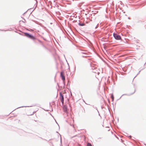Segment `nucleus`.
<instances>
[{
	"label": "nucleus",
	"mask_w": 146,
	"mask_h": 146,
	"mask_svg": "<svg viewBox=\"0 0 146 146\" xmlns=\"http://www.w3.org/2000/svg\"><path fill=\"white\" fill-rule=\"evenodd\" d=\"M25 35L26 36L34 40L36 39V38L35 37L28 33H25Z\"/></svg>",
	"instance_id": "f257e3e1"
},
{
	"label": "nucleus",
	"mask_w": 146,
	"mask_h": 146,
	"mask_svg": "<svg viewBox=\"0 0 146 146\" xmlns=\"http://www.w3.org/2000/svg\"><path fill=\"white\" fill-rule=\"evenodd\" d=\"M60 76L62 78V79L63 82H65V77L64 76V73L63 72H62L60 73Z\"/></svg>",
	"instance_id": "f03ea898"
},
{
	"label": "nucleus",
	"mask_w": 146,
	"mask_h": 146,
	"mask_svg": "<svg viewBox=\"0 0 146 146\" xmlns=\"http://www.w3.org/2000/svg\"><path fill=\"white\" fill-rule=\"evenodd\" d=\"M113 36L116 39L120 40L121 39L120 36L114 33Z\"/></svg>",
	"instance_id": "7ed1b4c3"
},
{
	"label": "nucleus",
	"mask_w": 146,
	"mask_h": 146,
	"mask_svg": "<svg viewBox=\"0 0 146 146\" xmlns=\"http://www.w3.org/2000/svg\"><path fill=\"white\" fill-rule=\"evenodd\" d=\"M60 101L62 102V103L63 104L64 103V97L63 96L62 94L60 93Z\"/></svg>",
	"instance_id": "20e7f679"
},
{
	"label": "nucleus",
	"mask_w": 146,
	"mask_h": 146,
	"mask_svg": "<svg viewBox=\"0 0 146 146\" xmlns=\"http://www.w3.org/2000/svg\"><path fill=\"white\" fill-rule=\"evenodd\" d=\"M63 109L65 112H66L68 110L67 106H66L64 105L63 106Z\"/></svg>",
	"instance_id": "39448f33"
},
{
	"label": "nucleus",
	"mask_w": 146,
	"mask_h": 146,
	"mask_svg": "<svg viewBox=\"0 0 146 146\" xmlns=\"http://www.w3.org/2000/svg\"><path fill=\"white\" fill-rule=\"evenodd\" d=\"M78 24L80 26H83L85 25L84 23H79Z\"/></svg>",
	"instance_id": "423d86ee"
},
{
	"label": "nucleus",
	"mask_w": 146,
	"mask_h": 146,
	"mask_svg": "<svg viewBox=\"0 0 146 146\" xmlns=\"http://www.w3.org/2000/svg\"><path fill=\"white\" fill-rule=\"evenodd\" d=\"M87 146H92L91 144L90 143H88L87 145Z\"/></svg>",
	"instance_id": "0eeeda50"
},
{
	"label": "nucleus",
	"mask_w": 146,
	"mask_h": 146,
	"mask_svg": "<svg viewBox=\"0 0 146 146\" xmlns=\"http://www.w3.org/2000/svg\"><path fill=\"white\" fill-rule=\"evenodd\" d=\"M111 98L112 99V100L113 101V99H114V97H113V95H112L111 96Z\"/></svg>",
	"instance_id": "6e6552de"
},
{
	"label": "nucleus",
	"mask_w": 146,
	"mask_h": 146,
	"mask_svg": "<svg viewBox=\"0 0 146 146\" xmlns=\"http://www.w3.org/2000/svg\"><path fill=\"white\" fill-rule=\"evenodd\" d=\"M116 137L117 138V139H118V137H116Z\"/></svg>",
	"instance_id": "1a4fd4ad"
},
{
	"label": "nucleus",
	"mask_w": 146,
	"mask_h": 146,
	"mask_svg": "<svg viewBox=\"0 0 146 146\" xmlns=\"http://www.w3.org/2000/svg\"><path fill=\"white\" fill-rule=\"evenodd\" d=\"M144 145L146 146V144H145Z\"/></svg>",
	"instance_id": "9d476101"
},
{
	"label": "nucleus",
	"mask_w": 146,
	"mask_h": 146,
	"mask_svg": "<svg viewBox=\"0 0 146 146\" xmlns=\"http://www.w3.org/2000/svg\"><path fill=\"white\" fill-rule=\"evenodd\" d=\"M130 137H131V136H130Z\"/></svg>",
	"instance_id": "9b49d317"
},
{
	"label": "nucleus",
	"mask_w": 146,
	"mask_h": 146,
	"mask_svg": "<svg viewBox=\"0 0 146 146\" xmlns=\"http://www.w3.org/2000/svg\"><path fill=\"white\" fill-rule=\"evenodd\" d=\"M78 133V134H80V133Z\"/></svg>",
	"instance_id": "f8f14e48"
}]
</instances>
